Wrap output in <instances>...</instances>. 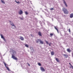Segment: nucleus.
<instances>
[{
  "instance_id": "obj_27",
  "label": "nucleus",
  "mask_w": 73,
  "mask_h": 73,
  "mask_svg": "<svg viewBox=\"0 0 73 73\" xmlns=\"http://www.w3.org/2000/svg\"><path fill=\"white\" fill-rule=\"evenodd\" d=\"M25 13L26 15H28V12H27V11L25 12Z\"/></svg>"
},
{
  "instance_id": "obj_35",
  "label": "nucleus",
  "mask_w": 73,
  "mask_h": 73,
  "mask_svg": "<svg viewBox=\"0 0 73 73\" xmlns=\"http://www.w3.org/2000/svg\"><path fill=\"white\" fill-rule=\"evenodd\" d=\"M14 53H16V51H14Z\"/></svg>"
},
{
  "instance_id": "obj_22",
  "label": "nucleus",
  "mask_w": 73,
  "mask_h": 73,
  "mask_svg": "<svg viewBox=\"0 0 73 73\" xmlns=\"http://www.w3.org/2000/svg\"><path fill=\"white\" fill-rule=\"evenodd\" d=\"M70 68H72V69H73V66L72 65H71V66H70Z\"/></svg>"
},
{
  "instance_id": "obj_34",
  "label": "nucleus",
  "mask_w": 73,
  "mask_h": 73,
  "mask_svg": "<svg viewBox=\"0 0 73 73\" xmlns=\"http://www.w3.org/2000/svg\"><path fill=\"white\" fill-rule=\"evenodd\" d=\"M28 65L29 66H30V64H29V63H28Z\"/></svg>"
},
{
  "instance_id": "obj_31",
  "label": "nucleus",
  "mask_w": 73,
  "mask_h": 73,
  "mask_svg": "<svg viewBox=\"0 0 73 73\" xmlns=\"http://www.w3.org/2000/svg\"><path fill=\"white\" fill-rule=\"evenodd\" d=\"M20 19L21 20H23V18H20Z\"/></svg>"
},
{
  "instance_id": "obj_15",
  "label": "nucleus",
  "mask_w": 73,
  "mask_h": 73,
  "mask_svg": "<svg viewBox=\"0 0 73 73\" xmlns=\"http://www.w3.org/2000/svg\"><path fill=\"white\" fill-rule=\"evenodd\" d=\"M54 28H55V29H56V30H57V31L58 33H59V32H58V29H57V27H55Z\"/></svg>"
},
{
  "instance_id": "obj_25",
  "label": "nucleus",
  "mask_w": 73,
  "mask_h": 73,
  "mask_svg": "<svg viewBox=\"0 0 73 73\" xmlns=\"http://www.w3.org/2000/svg\"><path fill=\"white\" fill-rule=\"evenodd\" d=\"M38 64L39 66H41V64L40 63H38Z\"/></svg>"
},
{
  "instance_id": "obj_26",
  "label": "nucleus",
  "mask_w": 73,
  "mask_h": 73,
  "mask_svg": "<svg viewBox=\"0 0 73 73\" xmlns=\"http://www.w3.org/2000/svg\"><path fill=\"white\" fill-rule=\"evenodd\" d=\"M45 41L46 44H49V43H48V42L46 40H45Z\"/></svg>"
},
{
  "instance_id": "obj_29",
  "label": "nucleus",
  "mask_w": 73,
  "mask_h": 73,
  "mask_svg": "<svg viewBox=\"0 0 73 73\" xmlns=\"http://www.w3.org/2000/svg\"><path fill=\"white\" fill-rule=\"evenodd\" d=\"M50 10H51V11H52V10H53L54 9H53V8H50Z\"/></svg>"
},
{
  "instance_id": "obj_28",
  "label": "nucleus",
  "mask_w": 73,
  "mask_h": 73,
  "mask_svg": "<svg viewBox=\"0 0 73 73\" xmlns=\"http://www.w3.org/2000/svg\"><path fill=\"white\" fill-rule=\"evenodd\" d=\"M48 44L49 46H51V45L52 44V43L50 42V43H48Z\"/></svg>"
},
{
  "instance_id": "obj_20",
  "label": "nucleus",
  "mask_w": 73,
  "mask_h": 73,
  "mask_svg": "<svg viewBox=\"0 0 73 73\" xmlns=\"http://www.w3.org/2000/svg\"><path fill=\"white\" fill-rule=\"evenodd\" d=\"M1 2L3 4H5V2L4 1H3L2 0H1Z\"/></svg>"
},
{
  "instance_id": "obj_4",
  "label": "nucleus",
  "mask_w": 73,
  "mask_h": 73,
  "mask_svg": "<svg viewBox=\"0 0 73 73\" xmlns=\"http://www.w3.org/2000/svg\"><path fill=\"white\" fill-rule=\"evenodd\" d=\"M62 1L64 4L65 5V6L66 7H67L68 5H67V4H66V2H65V1L64 0H62Z\"/></svg>"
},
{
  "instance_id": "obj_10",
  "label": "nucleus",
  "mask_w": 73,
  "mask_h": 73,
  "mask_svg": "<svg viewBox=\"0 0 73 73\" xmlns=\"http://www.w3.org/2000/svg\"><path fill=\"white\" fill-rule=\"evenodd\" d=\"M40 44H44V42L42 41H41V40L40 39V41H39Z\"/></svg>"
},
{
  "instance_id": "obj_30",
  "label": "nucleus",
  "mask_w": 73,
  "mask_h": 73,
  "mask_svg": "<svg viewBox=\"0 0 73 73\" xmlns=\"http://www.w3.org/2000/svg\"><path fill=\"white\" fill-rule=\"evenodd\" d=\"M68 30H69V32L70 33V29H68Z\"/></svg>"
},
{
  "instance_id": "obj_6",
  "label": "nucleus",
  "mask_w": 73,
  "mask_h": 73,
  "mask_svg": "<svg viewBox=\"0 0 73 73\" xmlns=\"http://www.w3.org/2000/svg\"><path fill=\"white\" fill-rule=\"evenodd\" d=\"M19 15H21L22 14H23V11H22V10H21L19 11Z\"/></svg>"
},
{
  "instance_id": "obj_23",
  "label": "nucleus",
  "mask_w": 73,
  "mask_h": 73,
  "mask_svg": "<svg viewBox=\"0 0 73 73\" xmlns=\"http://www.w3.org/2000/svg\"><path fill=\"white\" fill-rule=\"evenodd\" d=\"M30 49L31 50H33V51L34 50L33 49V47H30Z\"/></svg>"
},
{
  "instance_id": "obj_36",
  "label": "nucleus",
  "mask_w": 73,
  "mask_h": 73,
  "mask_svg": "<svg viewBox=\"0 0 73 73\" xmlns=\"http://www.w3.org/2000/svg\"><path fill=\"white\" fill-rule=\"evenodd\" d=\"M11 21H10V23H11Z\"/></svg>"
},
{
  "instance_id": "obj_12",
  "label": "nucleus",
  "mask_w": 73,
  "mask_h": 73,
  "mask_svg": "<svg viewBox=\"0 0 73 73\" xmlns=\"http://www.w3.org/2000/svg\"><path fill=\"white\" fill-rule=\"evenodd\" d=\"M40 39H38L36 41V43H38V42H40Z\"/></svg>"
},
{
  "instance_id": "obj_32",
  "label": "nucleus",
  "mask_w": 73,
  "mask_h": 73,
  "mask_svg": "<svg viewBox=\"0 0 73 73\" xmlns=\"http://www.w3.org/2000/svg\"><path fill=\"white\" fill-rule=\"evenodd\" d=\"M69 65H70V66H71V65H72V64H70V63H69Z\"/></svg>"
},
{
  "instance_id": "obj_3",
  "label": "nucleus",
  "mask_w": 73,
  "mask_h": 73,
  "mask_svg": "<svg viewBox=\"0 0 73 73\" xmlns=\"http://www.w3.org/2000/svg\"><path fill=\"white\" fill-rule=\"evenodd\" d=\"M12 58H13V59H14V60H17L18 59L17 57H15V56L13 55H12Z\"/></svg>"
},
{
  "instance_id": "obj_17",
  "label": "nucleus",
  "mask_w": 73,
  "mask_h": 73,
  "mask_svg": "<svg viewBox=\"0 0 73 73\" xmlns=\"http://www.w3.org/2000/svg\"><path fill=\"white\" fill-rule=\"evenodd\" d=\"M51 55H54V52H53V51H52L51 52Z\"/></svg>"
},
{
  "instance_id": "obj_7",
  "label": "nucleus",
  "mask_w": 73,
  "mask_h": 73,
  "mask_svg": "<svg viewBox=\"0 0 73 73\" xmlns=\"http://www.w3.org/2000/svg\"><path fill=\"white\" fill-rule=\"evenodd\" d=\"M1 38H3V40H4V41H5V38H4L3 36V35H2V34H1Z\"/></svg>"
},
{
  "instance_id": "obj_33",
  "label": "nucleus",
  "mask_w": 73,
  "mask_h": 73,
  "mask_svg": "<svg viewBox=\"0 0 73 73\" xmlns=\"http://www.w3.org/2000/svg\"><path fill=\"white\" fill-rule=\"evenodd\" d=\"M69 65H70V66H71V65H72V64H70V63H69Z\"/></svg>"
},
{
  "instance_id": "obj_37",
  "label": "nucleus",
  "mask_w": 73,
  "mask_h": 73,
  "mask_svg": "<svg viewBox=\"0 0 73 73\" xmlns=\"http://www.w3.org/2000/svg\"><path fill=\"white\" fill-rule=\"evenodd\" d=\"M31 36H32V35H31Z\"/></svg>"
},
{
  "instance_id": "obj_11",
  "label": "nucleus",
  "mask_w": 73,
  "mask_h": 73,
  "mask_svg": "<svg viewBox=\"0 0 73 73\" xmlns=\"http://www.w3.org/2000/svg\"><path fill=\"white\" fill-rule=\"evenodd\" d=\"M70 18H73V14L71 13L70 14Z\"/></svg>"
},
{
  "instance_id": "obj_13",
  "label": "nucleus",
  "mask_w": 73,
  "mask_h": 73,
  "mask_svg": "<svg viewBox=\"0 0 73 73\" xmlns=\"http://www.w3.org/2000/svg\"><path fill=\"white\" fill-rule=\"evenodd\" d=\"M56 60V61L57 62H60V61H59V59L58 58H55Z\"/></svg>"
},
{
  "instance_id": "obj_24",
  "label": "nucleus",
  "mask_w": 73,
  "mask_h": 73,
  "mask_svg": "<svg viewBox=\"0 0 73 73\" xmlns=\"http://www.w3.org/2000/svg\"><path fill=\"white\" fill-rule=\"evenodd\" d=\"M53 35H54V34H53V33H50V35L51 36H52Z\"/></svg>"
},
{
  "instance_id": "obj_18",
  "label": "nucleus",
  "mask_w": 73,
  "mask_h": 73,
  "mask_svg": "<svg viewBox=\"0 0 73 73\" xmlns=\"http://www.w3.org/2000/svg\"><path fill=\"white\" fill-rule=\"evenodd\" d=\"M25 46H26V47H27V48H29V45L27 44H25Z\"/></svg>"
},
{
  "instance_id": "obj_14",
  "label": "nucleus",
  "mask_w": 73,
  "mask_h": 73,
  "mask_svg": "<svg viewBox=\"0 0 73 73\" xmlns=\"http://www.w3.org/2000/svg\"><path fill=\"white\" fill-rule=\"evenodd\" d=\"M63 56H65L66 58H67L68 57V55L66 54H63Z\"/></svg>"
},
{
  "instance_id": "obj_8",
  "label": "nucleus",
  "mask_w": 73,
  "mask_h": 73,
  "mask_svg": "<svg viewBox=\"0 0 73 73\" xmlns=\"http://www.w3.org/2000/svg\"><path fill=\"white\" fill-rule=\"evenodd\" d=\"M38 35L40 36H42V34H41V33L39 31L38 32Z\"/></svg>"
},
{
  "instance_id": "obj_1",
  "label": "nucleus",
  "mask_w": 73,
  "mask_h": 73,
  "mask_svg": "<svg viewBox=\"0 0 73 73\" xmlns=\"http://www.w3.org/2000/svg\"><path fill=\"white\" fill-rule=\"evenodd\" d=\"M62 11L65 14L67 15V14H68L69 13V12L68 11V10H67V9H66L65 8H63Z\"/></svg>"
},
{
  "instance_id": "obj_19",
  "label": "nucleus",
  "mask_w": 73,
  "mask_h": 73,
  "mask_svg": "<svg viewBox=\"0 0 73 73\" xmlns=\"http://www.w3.org/2000/svg\"><path fill=\"white\" fill-rule=\"evenodd\" d=\"M11 25L12 26V27H15V25H14V24L13 23H12V24H11Z\"/></svg>"
},
{
  "instance_id": "obj_2",
  "label": "nucleus",
  "mask_w": 73,
  "mask_h": 73,
  "mask_svg": "<svg viewBox=\"0 0 73 73\" xmlns=\"http://www.w3.org/2000/svg\"><path fill=\"white\" fill-rule=\"evenodd\" d=\"M4 64L6 68L7 69V70H8V71H11V70H9V68L7 66V64L6 63L4 62Z\"/></svg>"
},
{
  "instance_id": "obj_9",
  "label": "nucleus",
  "mask_w": 73,
  "mask_h": 73,
  "mask_svg": "<svg viewBox=\"0 0 73 73\" xmlns=\"http://www.w3.org/2000/svg\"><path fill=\"white\" fill-rule=\"evenodd\" d=\"M20 39H21V40H22V41H23V40H24V38H23V37L22 36H20Z\"/></svg>"
},
{
  "instance_id": "obj_5",
  "label": "nucleus",
  "mask_w": 73,
  "mask_h": 73,
  "mask_svg": "<svg viewBox=\"0 0 73 73\" xmlns=\"http://www.w3.org/2000/svg\"><path fill=\"white\" fill-rule=\"evenodd\" d=\"M40 70H41L42 72H44L45 71V69L42 67H40Z\"/></svg>"
},
{
  "instance_id": "obj_21",
  "label": "nucleus",
  "mask_w": 73,
  "mask_h": 73,
  "mask_svg": "<svg viewBox=\"0 0 73 73\" xmlns=\"http://www.w3.org/2000/svg\"><path fill=\"white\" fill-rule=\"evenodd\" d=\"M15 2H16V3H17V4H19V3H20V2L18 1V2H17V1H16V0H15Z\"/></svg>"
},
{
  "instance_id": "obj_16",
  "label": "nucleus",
  "mask_w": 73,
  "mask_h": 73,
  "mask_svg": "<svg viewBox=\"0 0 73 73\" xmlns=\"http://www.w3.org/2000/svg\"><path fill=\"white\" fill-rule=\"evenodd\" d=\"M67 51L68 52H71V50H70V49L68 48L67 49Z\"/></svg>"
}]
</instances>
